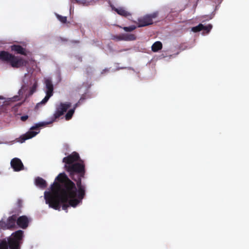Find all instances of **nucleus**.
Wrapping results in <instances>:
<instances>
[{
  "label": "nucleus",
  "instance_id": "nucleus-1",
  "mask_svg": "<svg viewBox=\"0 0 249 249\" xmlns=\"http://www.w3.org/2000/svg\"><path fill=\"white\" fill-rule=\"evenodd\" d=\"M62 162L75 184L64 173H60L51 185L49 191H45L44 197L49 208L67 212L69 207L76 208L82 204L86 195V185L82 184L81 178L85 174V166L79 154L73 152L64 157Z\"/></svg>",
  "mask_w": 249,
  "mask_h": 249
},
{
  "label": "nucleus",
  "instance_id": "nucleus-2",
  "mask_svg": "<svg viewBox=\"0 0 249 249\" xmlns=\"http://www.w3.org/2000/svg\"><path fill=\"white\" fill-rule=\"evenodd\" d=\"M71 106V103L70 102L60 103L59 105H56V110L50 121L40 122L35 124L34 125L30 128L28 132L18 138V142L20 143H23L26 140L35 137L39 133L40 128L53 123L56 119L62 116Z\"/></svg>",
  "mask_w": 249,
  "mask_h": 249
},
{
  "label": "nucleus",
  "instance_id": "nucleus-3",
  "mask_svg": "<svg viewBox=\"0 0 249 249\" xmlns=\"http://www.w3.org/2000/svg\"><path fill=\"white\" fill-rule=\"evenodd\" d=\"M38 86V80L33 76L32 73H26L22 79V83L21 89L18 93L19 95H15L11 98H4L0 96V106L8 105L11 102L19 100V96L22 95L29 88L30 90L26 98L32 95L36 91Z\"/></svg>",
  "mask_w": 249,
  "mask_h": 249
},
{
  "label": "nucleus",
  "instance_id": "nucleus-4",
  "mask_svg": "<svg viewBox=\"0 0 249 249\" xmlns=\"http://www.w3.org/2000/svg\"><path fill=\"white\" fill-rule=\"evenodd\" d=\"M23 237V231L14 232L11 236L0 240V249H20Z\"/></svg>",
  "mask_w": 249,
  "mask_h": 249
},
{
  "label": "nucleus",
  "instance_id": "nucleus-5",
  "mask_svg": "<svg viewBox=\"0 0 249 249\" xmlns=\"http://www.w3.org/2000/svg\"><path fill=\"white\" fill-rule=\"evenodd\" d=\"M0 60L9 62L13 68L25 66L27 61L4 51L0 52Z\"/></svg>",
  "mask_w": 249,
  "mask_h": 249
},
{
  "label": "nucleus",
  "instance_id": "nucleus-6",
  "mask_svg": "<svg viewBox=\"0 0 249 249\" xmlns=\"http://www.w3.org/2000/svg\"><path fill=\"white\" fill-rule=\"evenodd\" d=\"M44 84L45 85L46 89L45 90L46 96L41 101L37 104V106L39 105H45L48 102L50 98L53 95V85L51 78L50 77L44 78Z\"/></svg>",
  "mask_w": 249,
  "mask_h": 249
},
{
  "label": "nucleus",
  "instance_id": "nucleus-7",
  "mask_svg": "<svg viewBox=\"0 0 249 249\" xmlns=\"http://www.w3.org/2000/svg\"><path fill=\"white\" fill-rule=\"evenodd\" d=\"M158 16V12H155L150 14L139 18L138 19V27H142L153 24V19L156 18Z\"/></svg>",
  "mask_w": 249,
  "mask_h": 249
},
{
  "label": "nucleus",
  "instance_id": "nucleus-8",
  "mask_svg": "<svg viewBox=\"0 0 249 249\" xmlns=\"http://www.w3.org/2000/svg\"><path fill=\"white\" fill-rule=\"evenodd\" d=\"M10 165L15 172H18L23 169L24 165L19 158H14L11 160Z\"/></svg>",
  "mask_w": 249,
  "mask_h": 249
},
{
  "label": "nucleus",
  "instance_id": "nucleus-9",
  "mask_svg": "<svg viewBox=\"0 0 249 249\" xmlns=\"http://www.w3.org/2000/svg\"><path fill=\"white\" fill-rule=\"evenodd\" d=\"M110 7H111L113 10H114L115 12L117 13L118 14L120 15L121 16L128 18L129 17H131V14L125 10L124 8L119 7L117 8H115L113 5H112L110 3Z\"/></svg>",
  "mask_w": 249,
  "mask_h": 249
},
{
  "label": "nucleus",
  "instance_id": "nucleus-10",
  "mask_svg": "<svg viewBox=\"0 0 249 249\" xmlns=\"http://www.w3.org/2000/svg\"><path fill=\"white\" fill-rule=\"evenodd\" d=\"M212 28V25L209 24L207 26H204L202 24L200 23L197 26L192 28V31L195 33H197L202 30H205L207 32H209Z\"/></svg>",
  "mask_w": 249,
  "mask_h": 249
},
{
  "label": "nucleus",
  "instance_id": "nucleus-11",
  "mask_svg": "<svg viewBox=\"0 0 249 249\" xmlns=\"http://www.w3.org/2000/svg\"><path fill=\"white\" fill-rule=\"evenodd\" d=\"M35 183L36 185L40 189H43L47 186L46 181L40 177H36L35 179Z\"/></svg>",
  "mask_w": 249,
  "mask_h": 249
},
{
  "label": "nucleus",
  "instance_id": "nucleus-12",
  "mask_svg": "<svg viewBox=\"0 0 249 249\" xmlns=\"http://www.w3.org/2000/svg\"><path fill=\"white\" fill-rule=\"evenodd\" d=\"M11 50L17 52V53L26 55L25 50L20 45H13L11 46Z\"/></svg>",
  "mask_w": 249,
  "mask_h": 249
},
{
  "label": "nucleus",
  "instance_id": "nucleus-13",
  "mask_svg": "<svg viewBox=\"0 0 249 249\" xmlns=\"http://www.w3.org/2000/svg\"><path fill=\"white\" fill-rule=\"evenodd\" d=\"M119 39L125 41H131L135 40L136 39V36L134 34H124L122 36H120Z\"/></svg>",
  "mask_w": 249,
  "mask_h": 249
},
{
  "label": "nucleus",
  "instance_id": "nucleus-14",
  "mask_svg": "<svg viewBox=\"0 0 249 249\" xmlns=\"http://www.w3.org/2000/svg\"><path fill=\"white\" fill-rule=\"evenodd\" d=\"M71 1L72 2L75 1L77 3L83 6H88L91 4L93 2V0H71Z\"/></svg>",
  "mask_w": 249,
  "mask_h": 249
},
{
  "label": "nucleus",
  "instance_id": "nucleus-15",
  "mask_svg": "<svg viewBox=\"0 0 249 249\" xmlns=\"http://www.w3.org/2000/svg\"><path fill=\"white\" fill-rule=\"evenodd\" d=\"M162 48V44L160 41H156L152 46V51L154 52H158Z\"/></svg>",
  "mask_w": 249,
  "mask_h": 249
},
{
  "label": "nucleus",
  "instance_id": "nucleus-16",
  "mask_svg": "<svg viewBox=\"0 0 249 249\" xmlns=\"http://www.w3.org/2000/svg\"><path fill=\"white\" fill-rule=\"evenodd\" d=\"M74 109H70L69 110V111L67 112V113L65 115V119L66 120H70L71 117L73 116V114H74Z\"/></svg>",
  "mask_w": 249,
  "mask_h": 249
},
{
  "label": "nucleus",
  "instance_id": "nucleus-17",
  "mask_svg": "<svg viewBox=\"0 0 249 249\" xmlns=\"http://www.w3.org/2000/svg\"><path fill=\"white\" fill-rule=\"evenodd\" d=\"M55 15L57 19L62 23H66L67 21V17L61 16L57 13H55Z\"/></svg>",
  "mask_w": 249,
  "mask_h": 249
},
{
  "label": "nucleus",
  "instance_id": "nucleus-18",
  "mask_svg": "<svg viewBox=\"0 0 249 249\" xmlns=\"http://www.w3.org/2000/svg\"><path fill=\"white\" fill-rule=\"evenodd\" d=\"M136 28V26L135 25H132L129 27H124L123 29L125 32H131L134 30Z\"/></svg>",
  "mask_w": 249,
  "mask_h": 249
},
{
  "label": "nucleus",
  "instance_id": "nucleus-19",
  "mask_svg": "<svg viewBox=\"0 0 249 249\" xmlns=\"http://www.w3.org/2000/svg\"><path fill=\"white\" fill-rule=\"evenodd\" d=\"M84 99L83 98V97H82L80 99L79 101L77 103H76V104L74 105V106H73V108H72V109H74V111H75V108H76L78 106L79 104L81 103V102H82Z\"/></svg>",
  "mask_w": 249,
  "mask_h": 249
},
{
  "label": "nucleus",
  "instance_id": "nucleus-20",
  "mask_svg": "<svg viewBox=\"0 0 249 249\" xmlns=\"http://www.w3.org/2000/svg\"><path fill=\"white\" fill-rule=\"evenodd\" d=\"M28 118V115H23L21 117V120L22 121H25Z\"/></svg>",
  "mask_w": 249,
  "mask_h": 249
},
{
  "label": "nucleus",
  "instance_id": "nucleus-21",
  "mask_svg": "<svg viewBox=\"0 0 249 249\" xmlns=\"http://www.w3.org/2000/svg\"><path fill=\"white\" fill-rule=\"evenodd\" d=\"M22 204V201L21 199H18V200L17 204L19 208L21 207Z\"/></svg>",
  "mask_w": 249,
  "mask_h": 249
},
{
  "label": "nucleus",
  "instance_id": "nucleus-22",
  "mask_svg": "<svg viewBox=\"0 0 249 249\" xmlns=\"http://www.w3.org/2000/svg\"><path fill=\"white\" fill-rule=\"evenodd\" d=\"M57 83L60 82L61 81V76H60V74L59 73H58L57 74Z\"/></svg>",
  "mask_w": 249,
  "mask_h": 249
},
{
  "label": "nucleus",
  "instance_id": "nucleus-23",
  "mask_svg": "<svg viewBox=\"0 0 249 249\" xmlns=\"http://www.w3.org/2000/svg\"><path fill=\"white\" fill-rule=\"evenodd\" d=\"M8 143V142H0V144H4H4H6V143Z\"/></svg>",
  "mask_w": 249,
  "mask_h": 249
},
{
  "label": "nucleus",
  "instance_id": "nucleus-24",
  "mask_svg": "<svg viewBox=\"0 0 249 249\" xmlns=\"http://www.w3.org/2000/svg\"><path fill=\"white\" fill-rule=\"evenodd\" d=\"M21 104H22V103H19L17 104V106L19 107V106H21Z\"/></svg>",
  "mask_w": 249,
  "mask_h": 249
},
{
  "label": "nucleus",
  "instance_id": "nucleus-25",
  "mask_svg": "<svg viewBox=\"0 0 249 249\" xmlns=\"http://www.w3.org/2000/svg\"><path fill=\"white\" fill-rule=\"evenodd\" d=\"M83 88L85 89L84 91H86L87 90V89L86 88V86L83 87Z\"/></svg>",
  "mask_w": 249,
  "mask_h": 249
},
{
  "label": "nucleus",
  "instance_id": "nucleus-26",
  "mask_svg": "<svg viewBox=\"0 0 249 249\" xmlns=\"http://www.w3.org/2000/svg\"><path fill=\"white\" fill-rule=\"evenodd\" d=\"M79 60L80 61H82L81 58L79 57Z\"/></svg>",
  "mask_w": 249,
  "mask_h": 249
},
{
  "label": "nucleus",
  "instance_id": "nucleus-27",
  "mask_svg": "<svg viewBox=\"0 0 249 249\" xmlns=\"http://www.w3.org/2000/svg\"><path fill=\"white\" fill-rule=\"evenodd\" d=\"M107 69H104V70H103V71H107Z\"/></svg>",
  "mask_w": 249,
  "mask_h": 249
},
{
  "label": "nucleus",
  "instance_id": "nucleus-28",
  "mask_svg": "<svg viewBox=\"0 0 249 249\" xmlns=\"http://www.w3.org/2000/svg\"><path fill=\"white\" fill-rule=\"evenodd\" d=\"M1 174V172H0V174Z\"/></svg>",
  "mask_w": 249,
  "mask_h": 249
},
{
  "label": "nucleus",
  "instance_id": "nucleus-29",
  "mask_svg": "<svg viewBox=\"0 0 249 249\" xmlns=\"http://www.w3.org/2000/svg\"><path fill=\"white\" fill-rule=\"evenodd\" d=\"M94 1V0H93V2Z\"/></svg>",
  "mask_w": 249,
  "mask_h": 249
}]
</instances>
